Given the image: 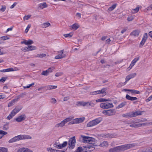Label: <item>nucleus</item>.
I'll return each instance as SVG.
<instances>
[{
    "mask_svg": "<svg viewBox=\"0 0 152 152\" xmlns=\"http://www.w3.org/2000/svg\"><path fill=\"white\" fill-rule=\"evenodd\" d=\"M132 144H128L123 145L111 148L109 150L110 152H115L118 151H124L130 149L133 146Z\"/></svg>",
    "mask_w": 152,
    "mask_h": 152,
    "instance_id": "f257e3e1",
    "label": "nucleus"
},
{
    "mask_svg": "<svg viewBox=\"0 0 152 152\" xmlns=\"http://www.w3.org/2000/svg\"><path fill=\"white\" fill-rule=\"evenodd\" d=\"M31 138L30 136L28 135L20 134L12 138L8 142L11 143L20 140L31 139Z\"/></svg>",
    "mask_w": 152,
    "mask_h": 152,
    "instance_id": "f03ea898",
    "label": "nucleus"
},
{
    "mask_svg": "<svg viewBox=\"0 0 152 152\" xmlns=\"http://www.w3.org/2000/svg\"><path fill=\"white\" fill-rule=\"evenodd\" d=\"M74 118V117L72 116H70L68 117L62 121L60 123L56 124L55 126L56 128L61 127L64 126L66 123L68 122L71 121Z\"/></svg>",
    "mask_w": 152,
    "mask_h": 152,
    "instance_id": "7ed1b4c3",
    "label": "nucleus"
},
{
    "mask_svg": "<svg viewBox=\"0 0 152 152\" xmlns=\"http://www.w3.org/2000/svg\"><path fill=\"white\" fill-rule=\"evenodd\" d=\"M81 137L83 142L85 143H91L95 141V139L92 137L81 135Z\"/></svg>",
    "mask_w": 152,
    "mask_h": 152,
    "instance_id": "20e7f679",
    "label": "nucleus"
},
{
    "mask_svg": "<svg viewBox=\"0 0 152 152\" xmlns=\"http://www.w3.org/2000/svg\"><path fill=\"white\" fill-rule=\"evenodd\" d=\"M102 120L101 118L99 117L89 121L87 125V127H92L99 124Z\"/></svg>",
    "mask_w": 152,
    "mask_h": 152,
    "instance_id": "39448f33",
    "label": "nucleus"
},
{
    "mask_svg": "<svg viewBox=\"0 0 152 152\" xmlns=\"http://www.w3.org/2000/svg\"><path fill=\"white\" fill-rule=\"evenodd\" d=\"M76 141L75 136L72 137L69 140L68 143V148L70 150H72L75 148Z\"/></svg>",
    "mask_w": 152,
    "mask_h": 152,
    "instance_id": "423d86ee",
    "label": "nucleus"
},
{
    "mask_svg": "<svg viewBox=\"0 0 152 152\" xmlns=\"http://www.w3.org/2000/svg\"><path fill=\"white\" fill-rule=\"evenodd\" d=\"M100 107L102 108L107 109L113 108L114 106L112 103L106 102L101 103L100 104Z\"/></svg>",
    "mask_w": 152,
    "mask_h": 152,
    "instance_id": "0eeeda50",
    "label": "nucleus"
},
{
    "mask_svg": "<svg viewBox=\"0 0 152 152\" xmlns=\"http://www.w3.org/2000/svg\"><path fill=\"white\" fill-rule=\"evenodd\" d=\"M68 142L67 141H64L62 144L58 143L56 142L54 144L53 146L57 148L62 149L66 146Z\"/></svg>",
    "mask_w": 152,
    "mask_h": 152,
    "instance_id": "6e6552de",
    "label": "nucleus"
},
{
    "mask_svg": "<svg viewBox=\"0 0 152 152\" xmlns=\"http://www.w3.org/2000/svg\"><path fill=\"white\" fill-rule=\"evenodd\" d=\"M85 119L84 117L77 118L74 119L70 123L72 124H79L83 122Z\"/></svg>",
    "mask_w": 152,
    "mask_h": 152,
    "instance_id": "1a4fd4ad",
    "label": "nucleus"
},
{
    "mask_svg": "<svg viewBox=\"0 0 152 152\" xmlns=\"http://www.w3.org/2000/svg\"><path fill=\"white\" fill-rule=\"evenodd\" d=\"M64 50H62L58 52V55L56 56L55 58L56 59H61L65 57L66 55L63 54Z\"/></svg>",
    "mask_w": 152,
    "mask_h": 152,
    "instance_id": "9d476101",
    "label": "nucleus"
},
{
    "mask_svg": "<svg viewBox=\"0 0 152 152\" xmlns=\"http://www.w3.org/2000/svg\"><path fill=\"white\" fill-rule=\"evenodd\" d=\"M22 108L21 106H18L15 107V108L11 112L15 115Z\"/></svg>",
    "mask_w": 152,
    "mask_h": 152,
    "instance_id": "9b49d317",
    "label": "nucleus"
},
{
    "mask_svg": "<svg viewBox=\"0 0 152 152\" xmlns=\"http://www.w3.org/2000/svg\"><path fill=\"white\" fill-rule=\"evenodd\" d=\"M106 89L105 88H103L101 90L96 91V94H102V96H103L106 95L107 93L106 92Z\"/></svg>",
    "mask_w": 152,
    "mask_h": 152,
    "instance_id": "f8f14e48",
    "label": "nucleus"
},
{
    "mask_svg": "<svg viewBox=\"0 0 152 152\" xmlns=\"http://www.w3.org/2000/svg\"><path fill=\"white\" fill-rule=\"evenodd\" d=\"M109 144V142L106 141H104L101 142L99 146L103 148H107L108 147Z\"/></svg>",
    "mask_w": 152,
    "mask_h": 152,
    "instance_id": "ddd939ff",
    "label": "nucleus"
},
{
    "mask_svg": "<svg viewBox=\"0 0 152 152\" xmlns=\"http://www.w3.org/2000/svg\"><path fill=\"white\" fill-rule=\"evenodd\" d=\"M26 118L25 115H22L15 118V120L17 122H21L24 120Z\"/></svg>",
    "mask_w": 152,
    "mask_h": 152,
    "instance_id": "4468645a",
    "label": "nucleus"
},
{
    "mask_svg": "<svg viewBox=\"0 0 152 152\" xmlns=\"http://www.w3.org/2000/svg\"><path fill=\"white\" fill-rule=\"evenodd\" d=\"M18 152H32L30 149L27 148H21L18 149Z\"/></svg>",
    "mask_w": 152,
    "mask_h": 152,
    "instance_id": "2eb2a0df",
    "label": "nucleus"
},
{
    "mask_svg": "<svg viewBox=\"0 0 152 152\" xmlns=\"http://www.w3.org/2000/svg\"><path fill=\"white\" fill-rule=\"evenodd\" d=\"M21 44H25V45H29L34 43L33 40H29L28 41L25 40L24 41L21 42Z\"/></svg>",
    "mask_w": 152,
    "mask_h": 152,
    "instance_id": "dca6fc26",
    "label": "nucleus"
},
{
    "mask_svg": "<svg viewBox=\"0 0 152 152\" xmlns=\"http://www.w3.org/2000/svg\"><path fill=\"white\" fill-rule=\"evenodd\" d=\"M86 146L79 147L77 148L75 152H81L83 151V152H87L86 150Z\"/></svg>",
    "mask_w": 152,
    "mask_h": 152,
    "instance_id": "f3484780",
    "label": "nucleus"
},
{
    "mask_svg": "<svg viewBox=\"0 0 152 152\" xmlns=\"http://www.w3.org/2000/svg\"><path fill=\"white\" fill-rule=\"evenodd\" d=\"M132 76H128L126 77V81L123 83L122 82L120 83L118 85L119 87H120L121 86H124L126 84V81H129L131 78H132Z\"/></svg>",
    "mask_w": 152,
    "mask_h": 152,
    "instance_id": "a211bd4d",
    "label": "nucleus"
},
{
    "mask_svg": "<svg viewBox=\"0 0 152 152\" xmlns=\"http://www.w3.org/2000/svg\"><path fill=\"white\" fill-rule=\"evenodd\" d=\"M117 135L116 134H106L105 135L104 137L107 138H112L117 137Z\"/></svg>",
    "mask_w": 152,
    "mask_h": 152,
    "instance_id": "6ab92c4d",
    "label": "nucleus"
},
{
    "mask_svg": "<svg viewBox=\"0 0 152 152\" xmlns=\"http://www.w3.org/2000/svg\"><path fill=\"white\" fill-rule=\"evenodd\" d=\"M122 115L123 117L126 118H131L133 117V112H131L124 114Z\"/></svg>",
    "mask_w": 152,
    "mask_h": 152,
    "instance_id": "aec40b11",
    "label": "nucleus"
},
{
    "mask_svg": "<svg viewBox=\"0 0 152 152\" xmlns=\"http://www.w3.org/2000/svg\"><path fill=\"white\" fill-rule=\"evenodd\" d=\"M80 26L78 23H75L71 26L70 27L72 30H75L78 28Z\"/></svg>",
    "mask_w": 152,
    "mask_h": 152,
    "instance_id": "412c9836",
    "label": "nucleus"
},
{
    "mask_svg": "<svg viewBox=\"0 0 152 152\" xmlns=\"http://www.w3.org/2000/svg\"><path fill=\"white\" fill-rule=\"evenodd\" d=\"M95 104L93 102H85V107H93L94 106Z\"/></svg>",
    "mask_w": 152,
    "mask_h": 152,
    "instance_id": "4be33fe9",
    "label": "nucleus"
},
{
    "mask_svg": "<svg viewBox=\"0 0 152 152\" xmlns=\"http://www.w3.org/2000/svg\"><path fill=\"white\" fill-rule=\"evenodd\" d=\"M144 111H141L140 110H137L134 112V117L138 115H141L143 113H144Z\"/></svg>",
    "mask_w": 152,
    "mask_h": 152,
    "instance_id": "5701e85b",
    "label": "nucleus"
},
{
    "mask_svg": "<svg viewBox=\"0 0 152 152\" xmlns=\"http://www.w3.org/2000/svg\"><path fill=\"white\" fill-rule=\"evenodd\" d=\"M116 111L114 109L108 110V116L113 115L115 114Z\"/></svg>",
    "mask_w": 152,
    "mask_h": 152,
    "instance_id": "b1692460",
    "label": "nucleus"
},
{
    "mask_svg": "<svg viewBox=\"0 0 152 152\" xmlns=\"http://www.w3.org/2000/svg\"><path fill=\"white\" fill-rule=\"evenodd\" d=\"M13 70L12 68H9L5 69H2L0 70V71L2 72H9L13 71Z\"/></svg>",
    "mask_w": 152,
    "mask_h": 152,
    "instance_id": "393cba45",
    "label": "nucleus"
},
{
    "mask_svg": "<svg viewBox=\"0 0 152 152\" xmlns=\"http://www.w3.org/2000/svg\"><path fill=\"white\" fill-rule=\"evenodd\" d=\"M108 101H110V100L109 99H107L104 98H100L96 100L97 102H102Z\"/></svg>",
    "mask_w": 152,
    "mask_h": 152,
    "instance_id": "a878e982",
    "label": "nucleus"
},
{
    "mask_svg": "<svg viewBox=\"0 0 152 152\" xmlns=\"http://www.w3.org/2000/svg\"><path fill=\"white\" fill-rule=\"evenodd\" d=\"M17 100L16 99H12L10 102L8 104V106L10 107L13 105L15 102Z\"/></svg>",
    "mask_w": 152,
    "mask_h": 152,
    "instance_id": "bb28decb",
    "label": "nucleus"
},
{
    "mask_svg": "<svg viewBox=\"0 0 152 152\" xmlns=\"http://www.w3.org/2000/svg\"><path fill=\"white\" fill-rule=\"evenodd\" d=\"M85 102L83 101L78 102H77L76 105L78 106H82L83 107H85Z\"/></svg>",
    "mask_w": 152,
    "mask_h": 152,
    "instance_id": "cd10ccee",
    "label": "nucleus"
},
{
    "mask_svg": "<svg viewBox=\"0 0 152 152\" xmlns=\"http://www.w3.org/2000/svg\"><path fill=\"white\" fill-rule=\"evenodd\" d=\"M95 149V148L93 147L86 146V150L87 151H92Z\"/></svg>",
    "mask_w": 152,
    "mask_h": 152,
    "instance_id": "c85d7f7f",
    "label": "nucleus"
},
{
    "mask_svg": "<svg viewBox=\"0 0 152 152\" xmlns=\"http://www.w3.org/2000/svg\"><path fill=\"white\" fill-rule=\"evenodd\" d=\"M47 4L45 2H43L40 4L39 7L41 9H43L44 8L47 7Z\"/></svg>",
    "mask_w": 152,
    "mask_h": 152,
    "instance_id": "c756f323",
    "label": "nucleus"
},
{
    "mask_svg": "<svg viewBox=\"0 0 152 152\" xmlns=\"http://www.w3.org/2000/svg\"><path fill=\"white\" fill-rule=\"evenodd\" d=\"M126 104V102H124L121 103L120 104L118 105L117 108L118 109H119L123 107H124Z\"/></svg>",
    "mask_w": 152,
    "mask_h": 152,
    "instance_id": "7c9ffc66",
    "label": "nucleus"
},
{
    "mask_svg": "<svg viewBox=\"0 0 152 152\" xmlns=\"http://www.w3.org/2000/svg\"><path fill=\"white\" fill-rule=\"evenodd\" d=\"M7 132H4L2 130H0V139L4 135L7 134Z\"/></svg>",
    "mask_w": 152,
    "mask_h": 152,
    "instance_id": "2f4dec72",
    "label": "nucleus"
},
{
    "mask_svg": "<svg viewBox=\"0 0 152 152\" xmlns=\"http://www.w3.org/2000/svg\"><path fill=\"white\" fill-rule=\"evenodd\" d=\"M29 51L37 49V48L33 45L28 46Z\"/></svg>",
    "mask_w": 152,
    "mask_h": 152,
    "instance_id": "473e14b6",
    "label": "nucleus"
},
{
    "mask_svg": "<svg viewBox=\"0 0 152 152\" xmlns=\"http://www.w3.org/2000/svg\"><path fill=\"white\" fill-rule=\"evenodd\" d=\"M57 86H48L47 87V89L49 90L56 89L57 88Z\"/></svg>",
    "mask_w": 152,
    "mask_h": 152,
    "instance_id": "72a5a7b5",
    "label": "nucleus"
},
{
    "mask_svg": "<svg viewBox=\"0 0 152 152\" xmlns=\"http://www.w3.org/2000/svg\"><path fill=\"white\" fill-rule=\"evenodd\" d=\"M140 32V31L139 30H135L134 31V36H138Z\"/></svg>",
    "mask_w": 152,
    "mask_h": 152,
    "instance_id": "f704fd0d",
    "label": "nucleus"
},
{
    "mask_svg": "<svg viewBox=\"0 0 152 152\" xmlns=\"http://www.w3.org/2000/svg\"><path fill=\"white\" fill-rule=\"evenodd\" d=\"M15 115L12 113L11 112L9 115L7 117V119L8 120H10L12 119Z\"/></svg>",
    "mask_w": 152,
    "mask_h": 152,
    "instance_id": "c9c22d12",
    "label": "nucleus"
},
{
    "mask_svg": "<svg viewBox=\"0 0 152 152\" xmlns=\"http://www.w3.org/2000/svg\"><path fill=\"white\" fill-rule=\"evenodd\" d=\"M7 148H6L0 147V152H7Z\"/></svg>",
    "mask_w": 152,
    "mask_h": 152,
    "instance_id": "e433bc0d",
    "label": "nucleus"
},
{
    "mask_svg": "<svg viewBox=\"0 0 152 152\" xmlns=\"http://www.w3.org/2000/svg\"><path fill=\"white\" fill-rule=\"evenodd\" d=\"M116 6V4H114L112 5L111 7L109 8L108 10L110 11H111L115 9Z\"/></svg>",
    "mask_w": 152,
    "mask_h": 152,
    "instance_id": "4c0bfd02",
    "label": "nucleus"
},
{
    "mask_svg": "<svg viewBox=\"0 0 152 152\" xmlns=\"http://www.w3.org/2000/svg\"><path fill=\"white\" fill-rule=\"evenodd\" d=\"M50 25V23H43L42 25V27L44 28H47Z\"/></svg>",
    "mask_w": 152,
    "mask_h": 152,
    "instance_id": "58836bf2",
    "label": "nucleus"
},
{
    "mask_svg": "<svg viewBox=\"0 0 152 152\" xmlns=\"http://www.w3.org/2000/svg\"><path fill=\"white\" fill-rule=\"evenodd\" d=\"M148 37V35L147 33H145L143 36L142 39L146 41Z\"/></svg>",
    "mask_w": 152,
    "mask_h": 152,
    "instance_id": "ea45409f",
    "label": "nucleus"
},
{
    "mask_svg": "<svg viewBox=\"0 0 152 152\" xmlns=\"http://www.w3.org/2000/svg\"><path fill=\"white\" fill-rule=\"evenodd\" d=\"M72 36V34L71 33L65 34L64 35V36L65 37L70 38V37H71Z\"/></svg>",
    "mask_w": 152,
    "mask_h": 152,
    "instance_id": "a19ab883",
    "label": "nucleus"
},
{
    "mask_svg": "<svg viewBox=\"0 0 152 152\" xmlns=\"http://www.w3.org/2000/svg\"><path fill=\"white\" fill-rule=\"evenodd\" d=\"M46 56V55L44 53H40L38 54L37 55V57H39V58H42L44 57H45Z\"/></svg>",
    "mask_w": 152,
    "mask_h": 152,
    "instance_id": "79ce46f5",
    "label": "nucleus"
},
{
    "mask_svg": "<svg viewBox=\"0 0 152 152\" xmlns=\"http://www.w3.org/2000/svg\"><path fill=\"white\" fill-rule=\"evenodd\" d=\"M54 69L55 67H52L49 68L48 69H47V70L49 74L50 73L52 72Z\"/></svg>",
    "mask_w": 152,
    "mask_h": 152,
    "instance_id": "37998d69",
    "label": "nucleus"
},
{
    "mask_svg": "<svg viewBox=\"0 0 152 152\" xmlns=\"http://www.w3.org/2000/svg\"><path fill=\"white\" fill-rule=\"evenodd\" d=\"M49 73L48 72L47 70L43 71L42 72L41 74L42 75H45V76H47L48 75Z\"/></svg>",
    "mask_w": 152,
    "mask_h": 152,
    "instance_id": "c03bdc74",
    "label": "nucleus"
},
{
    "mask_svg": "<svg viewBox=\"0 0 152 152\" xmlns=\"http://www.w3.org/2000/svg\"><path fill=\"white\" fill-rule=\"evenodd\" d=\"M31 16V15H26L23 18V20H27L30 18Z\"/></svg>",
    "mask_w": 152,
    "mask_h": 152,
    "instance_id": "a18cd8bd",
    "label": "nucleus"
},
{
    "mask_svg": "<svg viewBox=\"0 0 152 152\" xmlns=\"http://www.w3.org/2000/svg\"><path fill=\"white\" fill-rule=\"evenodd\" d=\"M126 98L129 100L131 101L133 100V97L130 96L129 95L127 94L126 96Z\"/></svg>",
    "mask_w": 152,
    "mask_h": 152,
    "instance_id": "49530a36",
    "label": "nucleus"
},
{
    "mask_svg": "<svg viewBox=\"0 0 152 152\" xmlns=\"http://www.w3.org/2000/svg\"><path fill=\"white\" fill-rule=\"evenodd\" d=\"M139 58L140 57L137 56L134 59V66L135 65L136 63L139 60Z\"/></svg>",
    "mask_w": 152,
    "mask_h": 152,
    "instance_id": "de8ad7c7",
    "label": "nucleus"
},
{
    "mask_svg": "<svg viewBox=\"0 0 152 152\" xmlns=\"http://www.w3.org/2000/svg\"><path fill=\"white\" fill-rule=\"evenodd\" d=\"M21 50L24 52L29 51L28 47H23L22 48Z\"/></svg>",
    "mask_w": 152,
    "mask_h": 152,
    "instance_id": "09e8293b",
    "label": "nucleus"
},
{
    "mask_svg": "<svg viewBox=\"0 0 152 152\" xmlns=\"http://www.w3.org/2000/svg\"><path fill=\"white\" fill-rule=\"evenodd\" d=\"M146 41L142 39L140 44V47H142L143 45L144 44L145 42Z\"/></svg>",
    "mask_w": 152,
    "mask_h": 152,
    "instance_id": "8fccbe9b",
    "label": "nucleus"
},
{
    "mask_svg": "<svg viewBox=\"0 0 152 152\" xmlns=\"http://www.w3.org/2000/svg\"><path fill=\"white\" fill-rule=\"evenodd\" d=\"M8 128L9 127L8 126V124H6L4 125L3 129L4 130H7L8 129Z\"/></svg>",
    "mask_w": 152,
    "mask_h": 152,
    "instance_id": "3c124183",
    "label": "nucleus"
},
{
    "mask_svg": "<svg viewBox=\"0 0 152 152\" xmlns=\"http://www.w3.org/2000/svg\"><path fill=\"white\" fill-rule=\"evenodd\" d=\"M139 6H138L135 9H134V13L137 12L139 11Z\"/></svg>",
    "mask_w": 152,
    "mask_h": 152,
    "instance_id": "603ef678",
    "label": "nucleus"
},
{
    "mask_svg": "<svg viewBox=\"0 0 152 152\" xmlns=\"http://www.w3.org/2000/svg\"><path fill=\"white\" fill-rule=\"evenodd\" d=\"M7 79V77H2L0 79V82H1L2 83H3L6 81Z\"/></svg>",
    "mask_w": 152,
    "mask_h": 152,
    "instance_id": "864d4df0",
    "label": "nucleus"
},
{
    "mask_svg": "<svg viewBox=\"0 0 152 152\" xmlns=\"http://www.w3.org/2000/svg\"><path fill=\"white\" fill-rule=\"evenodd\" d=\"M30 27L31 25L29 24L27 26L25 30V32L26 33H27L28 32Z\"/></svg>",
    "mask_w": 152,
    "mask_h": 152,
    "instance_id": "5fc2aeb1",
    "label": "nucleus"
},
{
    "mask_svg": "<svg viewBox=\"0 0 152 152\" xmlns=\"http://www.w3.org/2000/svg\"><path fill=\"white\" fill-rule=\"evenodd\" d=\"M133 66V60L132 61L131 63L130 66L127 68V71L131 69L132 68V66Z\"/></svg>",
    "mask_w": 152,
    "mask_h": 152,
    "instance_id": "6e6d98bb",
    "label": "nucleus"
},
{
    "mask_svg": "<svg viewBox=\"0 0 152 152\" xmlns=\"http://www.w3.org/2000/svg\"><path fill=\"white\" fill-rule=\"evenodd\" d=\"M108 110H104L102 111V113L105 115L108 116Z\"/></svg>",
    "mask_w": 152,
    "mask_h": 152,
    "instance_id": "4d7b16f0",
    "label": "nucleus"
},
{
    "mask_svg": "<svg viewBox=\"0 0 152 152\" xmlns=\"http://www.w3.org/2000/svg\"><path fill=\"white\" fill-rule=\"evenodd\" d=\"M145 152H152V147L147 148Z\"/></svg>",
    "mask_w": 152,
    "mask_h": 152,
    "instance_id": "13d9d810",
    "label": "nucleus"
},
{
    "mask_svg": "<svg viewBox=\"0 0 152 152\" xmlns=\"http://www.w3.org/2000/svg\"><path fill=\"white\" fill-rule=\"evenodd\" d=\"M152 99V95L145 100L146 102H148Z\"/></svg>",
    "mask_w": 152,
    "mask_h": 152,
    "instance_id": "bf43d9fd",
    "label": "nucleus"
},
{
    "mask_svg": "<svg viewBox=\"0 0 152 152\" xmlns=\"http://www.w3.org/2000/svg\"><path fill=\"white\" fill-rule=\"evenodd\" d=\"M0 39L2 40H6L7 39H9V38L7 36H4L1 37H0Z\"/></svg>",
    "mask_w": 152,
    "mask_h": 152,
    "instance_id": "052dcab7",
    "label": "nucleus"
},
{
    "mask_svg": "<svg viewBox=\"0 0 152 152\" xmlns=\"http://www.w3.org/2000/svg\"><path fill=\"white\" fill-rule=\"evenodd\" d=\"M123 91H129L131 93H133V90H130V89H124L123 90Z\"/></svg>",
    "mask_w": 152,
    "mask_h": 152,
    "instance_id": "680f3d73",
    "label": "nucleus"
},
{
    "mask_svg": "<svg viewBox=\"0 0 152 152\" xmlns=\"http://www.w3.org/2000/svg\"><path fill=\"white\" fill-rule=\"evenodd\" d=\"M127 20H128V21H131L133 19V17L132 16H131L130 17H129L127 18Z\"/></svg>",
    "mask_w": 152,
    "mask_h": 152,
    "instance_id": "e2e57ef3",
    "label": "nucleus"
},
{
    "mask_svg": "<svg viewBox=\"0 0 152 152\" xmlns=\"http://www.w3.org/2000/svg\"><path fill=\"white\" fill-rule=\"evenodd\" d=\"M152 9V4H151L148 7L146 8L147 10H151Z\"/></svg>",
    "mask_w": 152,
    "mask_h": 152,
    "instance_id": "0e129e2a",
    "label": "nucleus"
},
{
    "mask_svg": "<svg viewBox=\"0 0 152 152\" xmlns=\"http://www.w3.org/2000/svg\"><path fill=\"white\" fill-rule=\"evenodd\" d=\"M51 102L53 104H55L56 102V100L55 98H52L51 99Z\"/></svg>",
    "mask_w": 152,
    "mask_h": 152,
    "instance_id": "69168bd1",
    "label": "nucleus"
},
{
    "mask_svg": "<svg viewBox=\"0 0 152 152\" xmlns=\"http://www.w3.org/2000/svg\"><path fill=\"white\" fill-rule=\"evenodd\" d=\"M17 4L16 2H14L13 4L10 7V8L11 9H12Z\"/></svg>",
    "mask_w": 152,
    "mask_h": 152,
    "instance_id": "338daca9",
    "label": "nucleus"
},
{
    "mask_svg": "<svg viewBox=\"0 0 152 152\" xmlns=\"http://www.w3.org/2000/svg\"><path fill=\"white\" fill-rule=\"evenodd\" d=\"M69 99V96L65 97L64 98V101H66L68 100Z\"/></svg>",
    "mask_w": 152,
    "mask_h": 152,
    "instance_id": "774afa93",
    "label": "nucleus"
}]
</instances>
